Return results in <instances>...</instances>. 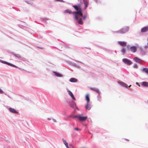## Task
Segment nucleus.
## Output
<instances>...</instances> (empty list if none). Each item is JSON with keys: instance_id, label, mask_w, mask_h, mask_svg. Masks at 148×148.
Returning <instances> with one entry per match:
<instances>
[{"instance_id": "nucleus-3", "label": "nucleus", "mask_w": 148, "mask_h": 148, "mask_svg": "<svg viewBox=\"0 0 148 148\" xmlns=\"http://www.w3.org/2000/svg\"><path fill=\"white\" fill-rule=\"evenodd\" d=\"M127 47L129 51H131L133 53L135 52L136 51V48L135 46H133L131 47H129L128 46Z\"/></svg>"}, {"instance_id": "nucleus-24", "label": "nucleus", "mask_w": 148, "mask_h": 148, "mask_svg": "<svg viewBox=\"0 0 148 148\" xmlns=\"http://www.w3.org/2000/svg\"><path fill=\"white\" fill-rule=\"evenodd\" d=\"M77 11L73 12L72 13V14H78L79 13V10H77Z\"/></svg>"}, {"instance_id": "nucleus-15", "label": "nucleus", "mask_w": 148, "mask_h": 148, "mask_svg": "<svg viewBox=\"0 0 148 148\" xmlns=\"http://www.w3.org/2000/svg\"><path fill=\"white\" fill-rule=\"evenodd\" d=\"M134 60L135 62L138 63H140L141 61V60L140 59L136 57L134 58Z\"/></svg>"}, {"instance_id": "nucleus-16", "label": "nucleus", "mask_w": 148, "mask_h": 148, "mask_svg": "<svg viewBox=\"0 0 148 148\" xmlns=\"http://www.w3.org/2000/svg\"><path fill=\"white\" fill-rule=\"evenodd\" d=\"M64 12L65 13H69V14H71V13H72L71 10L69 9H67L66 10H65L64 11Z\"/></svg>"}, {"instance_id": "nucleus-14", "label": "nucleus", "mask_w": 148, "mask_h": 148, "mask_svg": "<svg viewBox=\"0 0 148 148\" xmlns=\"http://www.w3.org/2000/svg\"><path fill=\"white\" fill-rule=\"evenodd\" d=\"M141 85L142 86H144L148 87V82H143L142 83Z\"/></svg>"}, {"instance_id": "nucleus-36", "label": "nucleus", "mask_w": 148, "mask_h": 148, "mask_svg": "<svg viewBox=\"0 0 148 148\" xmlns=\"http://www.w3.org/2000/svg\"><path fill=\"white\" fill-rule=\"evenodd\" d=\"M131 86V85H130L129 86V87H130V86Z\"/></svg>"}, {"instance_id": "nucleus-8", "label": "nucleus", "mask_w": 148, "mask_h": 148, "mask_svg": "<svg viewBox=\"0 0 148 148\" xmlns=\"http://www.w3.org/2000/svg\"><path fill=\"white\" fill-rule=\"evenodd\" d=\"M9 111L11 112L17 114L18 113L17 111L14 109L13 108H9Z\"/></svg>"}, {"instance_id": "nucleus-1", "label": "nucleus", "mask_w": 148, "mask_h": 148, "mask_svg": "<svg viewBox=\"0 0 148 148\" xmlns=\"http://www.w3.org/2000/svg\"><path fill=\"white\" fill-rule=\"evenodd\" d=\"M72 118H77L80 121H85L87 118V116H82V114L77 115H76L73 116Z\"/></svg>"}, {"instance_id": "nucleus-10", "label": "nucleus", "mask_w": 148, "mask_h": 148, "mask_svg": "<svg viewBox=\"0 0 148 148\" xmlns=\"http://www.w3.org/2000/svg\"><path fill=\"white\" fill-rule=\"evenodd\" d=\"M148 31V27H145L143 28L141 30V32H144Z\"/></svg>"}, {"instance_id": "nucleus-11", "label": "nucleus", "mask_w": 148, "mask_h": 148, "mask_svg": "<svg viewBox=\"0 0 148 148\" xmlns=\"http://www.w3.org/2000/svg\"><path fill=\"white\" fill-rule=\"evenodd\" d=\"M119 83L121 85V86L123 87H127V85L126 84H125V83H124L123 82H119Z\"/></svg>"}, {"instance_id": "nucleus-37", "label": "nucleus", "mask_w": 148, "mask_h": 148, "mask_svg": "<svg viewBox=\"0 0 148 148\" xmlns=\"http://www.w3.org/2000/svg\"><path fill=\"white\" fill-rule=\"evenodd\" d=\"M136 84H138V83L137 82H136Z\"/></svg>"}, {"instance_id": "nucleus-25", "label": "nucleus", "mask_w": 148, "mask_h": 148, "mask_svg": "<svg viewBox=\"0 0 148 148\" xmlns=\"http://www.w3.org/2000/svg\"><path fill=\"white\" fill-rule=\"evenodd\" d=\"M14 55L16 57L18 58H21V56L18 54H14Z\"/></svg>"}, {"instance_id": "nucleus-33", "label": "nucleus", "mask_w": 148, "mask_h": 148, "mask_svg": "<svg viewBox=\"0 0 148 148\" xmlns=\"http://www.w3.org/2000/svg\"><path fill=\"white\" fill-rule=\"evenodd\" d=\"M5 62H6L5 61H2V62L3 63H4V64H5Z\"/></svg>"}, {"instance_id": "nucleus-7", "label": "nucleus", "mask_w": 148, "mask_h": 148, "mask_svg": "<svg viewBox=\"0 0 148 148\" xmlns=\"http://www.w3.org/2000/svg\"><path fill=\"white\" fill-rule=\"evenodd\" d=\"M68 92L69 94L71 96L73 99L74 100H75L76 99L72 92L69 90H68Z\"/></svg>"}, {"instance_id": "nucleus-30", "label": "nucleus", "mask_w": 148, "mask_h": 148, "mask_svg": "<svg viewBox=\"0 0 148 148\" xmlns=\"http://www.w3.org/2000/svg\"><path fill=\"white\" fill-rule=\"evenodd\" d=\"M86 17V16H84L83 17V20H85Z\"/></svg>"}, {"instance_id": "nucleus-20", "label": "nucleus", "mask_w": 148, "mask_h": 148, "mask_svg": "<svg viewBox=\"0 0 148 148\" xmlns=\"http://www.w3.org/2000/svg\"><path fill=\"white\" fill-rule=\"evenodd\" d=\"M54 73L55 74V75L58 77H62V75L61 74L57 72H54Z\"/></svg>"}, {"instance_id": "nucleus-21", "label": "nucleus", "mask_w": 148, "mask_h": 148, "mask_svg": "<svg viewBox=\"0 0 148 148\" xmlns=\"http://www.w3.org/2000/svg\"><path fill=\"white\" fill-rule=\"evenodd\" d=\"M5 62V64H7L8 65L10 66H12V67H16V68L17 67V66H15L14 65H13L12 64H11V63H10L8 62Z\"/></svg>"}, {"instance_id": "nucleus-34", "label": "nucleus", "mask_w": 148, "mask_h": 148, "mask_svg": "<svg viewBox=\"0 0 148 148\" xmlns=\"http://www.w3.org/2000/svg\"><path fill=\"white\" fill-rule=\"evenodd\" d=\"M125 140L126 141H129V140H128L127 139H125Z\"/></svg>"}, {"instance_id": "nucleus-23", "label": "nucleus", "mask_w": 148, "mask_h": 148, "mask_svg": "<svg viewBox=\"0 0 148 148\" xmlns=\"http://www.w3.org/2000/svg\"><path fill=\"white\" fill-rule=\"evenodd\" d=\"M86 99L87 101V103H88L90 101V99L88 95H87L86 96Z\"/></svg>"}, {"instance_id": "nucleus-31", "label": "nucleus", "mask_w": 148, "mask_h": 148, "mask_svg": "<svg viewBox=\"0 0 148 148\" xmlns=\"http://www.w3.org/2000/svg\"><path fill=\"white\" fill-rule=\"evenodd\" d=\"M3 93V90H2L0 89V93L2 94Z\"/></svg>"}, {"instance_id": "nucleus-4", "label": "nucleus", "mask_w": 148, "mask_h": 148, "mask_svg": "<svg viewBox=\"0 0 148 148\" xmlns=\"http://www.w3.org/2000/svg\"><path fill=\"white\" fill-rule=\"evenodd\" d=\"M73 7L76 10H82L81 5L80 4H78L77 5H74Z\"/></svg>"}, {"instance_id": "nucleus-28", "label": "nucleus", "mask_w": 148, "mask_h": 148, "mask_svg": "<svg viewBox=\"0 0 148 148\" xmlns=\"http://www.w3.org/2000/svg\"><path fill=\"white\" fill-rule=\"evenodd\" d=\"M134 67L135 68H137L138 67V65L136 64H135L134 65Z\"/></svg>"}, {"instance_id": "nucleus-27", "label": "nucleus", "mask_w": 148, "mask_h": 148, "mask_svg": "<svg viewBox=\"0 0 148 148\" xmlns=\"http://www.w3.org/2000/svg\"><path fill=\"white\" fill-rule=\"evenodd\" d=\"M74 129L75 130H76V131H81V129H79V128H74Z\"/></svg>"}, {"instance_id": "nucleus-19", "label": "nucleus", "mask_w": 148, "mask_h": 148, "mask_svg": "<svg viewBox=\"0 0 148 148\" xmlns=\"http://www.w3.org/2000/svg\"><path fill=\"white\" fill-rule=\"evenodd\" d=\"M77 79L75 78H72L70 79V81L71 82H76L77 81Z\"/></svg>"}, {"instance_id": "nucleus-29", "label": "nucleus", "mask_w": 148, "mask_h": 148, "mask_svg": "<svg viewBox=\"0 0 148 148\" xmlns=\"http://www.w3.org/2000/svg\"><path fill=\"white\" fill-rule=\"evenodd\" d=\"M121 51L122 52L124 53L125 52V49L124 48H123Z\"/></svg>"}, {"instance_id": "nucleus-9", "label": "nucleus", "mask_w": 148, "mask_h": 148, "mask_svg": "<svg viewBox=\"0 0 148 148\" xmlns=\"http://www.w3.org/2000/svg\"><path fill=\"white\" fill-rule=\"evenodd\" d=\"M119 44L123 46H125L126 45V43L125 42L119 41L118 42Z\"/></svg>"}, {"instance_id": "nucleus-35", "label": "nucleus", "mask_w": 148, "mask_h": 148, "mask_svg": "<svg viewBox=\"0 0 148 148\" xmlns=\"http://www.w3.org/2000/svg\"><path fill=\"white\" fill-rule=\"evenodd\" d=\"M73 104H74V105H75V103L73 102Z\"/></svg>"}, {"instance_id": "nucleus-18", "label": "nucleus", "mask_w": 148, "mask_h": 148, "mask_svg": "<svg viewBox=\"0 0 148 148\" xmlns=\"http://www.w3.org/2000/svg\"><path fill=\"white\" fill-rule=\"evenodd\" d=\"M62 140H63V142L64 144L65 145L66 148H69L68 147V143L66 142V140H64L63 138H62Z\"/></svg>"}, {"instance_id": "nucleus-5", "label": "nucleus", "mask_w": 148, "mask_h": 148, "mask_svg": "<svg viewBox=\"0 0 148 148\" xmlns=\"http://www.w3.org/2000/svg\"><path fill=\"white\" fill-rule=\"evenodd\" d=\"M123 61L124 63L128 65H130L132 64V62L131 61L127 59H123Z\"/></svg>"}, {"instance_id": "nucleus-12", "label": "nucleus", "mask_w": 148, "mask_h": 148, "mask_svg": "<svg viewBox=\"0 0 148 148\" xmlns=\"http://www.w3.org/2000/svg\"><path fill=\"white\" fill-rule=\"evenodd\" d=\"M90 89L92 90H93L97 93H99V90L98 89L96 88H90Z\"/></svg>"}, {"instance_id": "nucleus-2", "label": "nucleus", "mask_w": 148, "mask_h": 148, "mask_svg": "<svg viewBox=\"0 0 148 148\" xmlns=\"http://www.w3.org/2000/svg\"><path fill=\"white\" fill-rule=\"evenodd\" d=\"M129 30V28L128 27H126L123 28L119 31H118V32L121 34L125 33L127 32H128Z\"/></svg>"}, {"instance_id": "nucleus-6", "label": "nucleus", "mask_w": 148, "mask_h": 148, "mask_svg": "<svg viewBox=\"0 0 148 148\" xmlns=\"http://www.w3.org/2000/svg\"><path fill=\"white\" fill-rule=\"evenodd\" d=\"M75 18L76 20H78V22L79 24L81 25L83 24V23L82 18H80L78 19V17L77 15H75Z\"/></svg>"}, {"instance_id": "nucleus-17", "label": "nucleus", "mask_w": 148, "mask_h": 148, "mask_svg": "<svg viewBox=\"0 0 148 148\" xmlns=\"http://www.w3.org/2000/svg\"><path fill=\"white\" fill-rule=\"evenodd\" d=\"M86 108L87 110H90V105L88 103H87L86 105Z\"/></svg>"}, {"instance_id": "nucleus-32", "label": "nucleus", "mask_w": 148, "mask_h": 148, "mask_svg": "<svg viewBox=\"0 0 148 148\" xmlns=\"http://www.w3.org/2000/svg\"><path fill=\"white\" fill-rule=\"evenodd\" d=\"M53 121L55 122H56V120L55 119H53Z\"/></svg>"}, {"instance_id": "nucleus-26", "label": "nucleus", "mask_w": 148, "mask_h": 148, "mask_svg": "<svg viewBox=\"0 0 148 148\" xmlns=\"http://www.w3.org/2000/svg\"><path fill=\"white\" fill-rule=\"evenodd\" d=\"M78 14L79 15L81 16H83V14L82 13V10H79V13Z\"/></svg>"}, {"instance_id": "nucleus-22", "label": "nucleus", "mask_w": 148, "mask_h": 148, "mask_svg": "<svg viewBox=\"0 0 148 148\" xmlns=\"http://www.w3.org/2000/svg\"><path fill=\"white\" fill-rule=\"evenodd\" d=\"M84 3L85 5V9H86L88 7V2L86 1H84Z\"/></svg>"}, {"instance_id": "nucleus-13", "label": "nucleus", "mask_w": 148, "mask_h": 148, "mask_svg": "<svg viewBox=\"0 0 148 148\" xmlns=\"http://www.w3.org/2000/svg\"><path fill=\"white\" fill-rule=\"evenodd\" d=\"M142 71L143 72L145 73L148 75V69L144 68L142 69Z\"/></svg>"}]
</instances>
